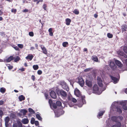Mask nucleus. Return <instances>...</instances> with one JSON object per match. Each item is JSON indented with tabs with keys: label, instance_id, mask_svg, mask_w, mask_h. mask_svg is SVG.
I'll return each mask as SVG.
<instances>
[{
	"label": "nucleus",
	"instance_id": "obj_23",
	"mask_svg": "<svg viewBox=\"0 0 127 127\" xmlns=\"http://www.w3.org/2000/svg\"><path fill=\"white\" fill-rule=\"evenodd\" d=\"M33 56L32 55H28V56L26 57V58L27 59H29L30 60H31L32 59Z\"/></svg>",
	"mask_w": 127,
	"mask_h": 127
},
{
	"label": "nucleus",
	"instance_id": "obj_57",
	"mask_svg": "<svg viewBox=\"0 0 127 127\" xmlns=\"http://www.w3.org/2000/svg\"><path fill=\"white\" fill-rule=\"evenodd\" d=\"M19 70H21L22 71H24L25 70V69L24 68H23L21 69H19Z\"/></svg>",
	"mask_w": 127,
	"mask_h": 127
},
{
	"label": "nucleus",
	"instance_id": "obj_12",
	"mask_svg": "<svg viewBox=\"0 0 127 127\" xmlns=\"http://www.w3.org/2000/svg\"><path fill=\"white\" fill-rule=\"evenodd\" d=\"M5 126L7 127L8 126V123L9 121V118L8 117H7L5 118Z\"/></svg>",
	"mask_w": 127,
	"mask_h": 127
},
{
	"label": "nucleus",
	"instance_id": "obj_60",
	"mask_svg": "<svg viewBox=\"0 0 127 127\" xmlns=\"http://www.w3.org/2000/svg\"><path fill=\"white\" fill-rule=\"evenodd\" d=\"M3 14V12L1 11V10H0V15H2Z\"/></svg>",
	"mask_w": 127,
	"mask_h": 127
},
{
	"label": "nucleus",
	"instance_id": "obj_61",
	"mask_svg": "<svg viewBox=\"0 0 127 127\" xmlns=\"http://www.w3.org/2000/svg\"><path fill=\"white\" fill-rule=\"evenodd\" d=\"M11 115L12 116V117H13V118H14L15 117V115L13 114H11Z\"/></svg>",
	"mask_w": 127,
	"mask_h": 127
},
{
	"label": "nucleus",
	"instance_id": "obj_15",
	"mask_svg": "<svg viewBox=\"0 0 127 127\" xmlns=\"http://www.w3.org/2000/svg\"><path fill=\"white\" fill-rule=\"evenodd\" d=\"M116 64L120 67H122V64L121 62L118 60H116L115 61Z\"/></svg>",
	"mask_w": 127,
	"mask_h": 127
},
{
	"label": "nucleus",
	"instance_id": "obj_38",
	"mask_svg": "<svg viewBox=\"0 0 127 127\" xmlns=\"http://www.w3.org/2000/svg\"><path fill=\"white\" fill-rule=\"evenodd\" d=\"M56 104L57 106H60L62 105L61 102L60 101H57L56 102Z\"/></svg>",
	"mask_w": 127,
	"mask_h": 127
},
{
	"label": "nucleus",
	"instance_id": "obj_17",
	"mask_svg": "<svg viewBox=\"0 0 127 127\" xmlns=\"http://www.w3.org/2000/svg\"><path fill=\"white\" fill-rule=\"evenodd\" d=\"M71 20L69 18H66L65 19L66 24L67 25H69L70 24L71 22Z\"/></svg>",
	"mask_w": 127,
	"mask_h": 127
},
{
	"label": "nucleus",
	"instance_id": "obj_32",
	"mask_svg": "<svg viewBox=\"0 0 127 127\" xmlns=\"http://www.w3.org/2000/svg\"><path fill=\"white\" fill-rule=\"evenodd\" d=\"M20 58L18 56L16 57V58L14 59V61L15 62H17L20 60Z\"/></svg>",
	"mask_w": 127,
	"mask_h": 127
},
{
	"label": "nucleus",
	"instance_id": "obj_5",
	"mask_svg": "<svg viewBox=\"0 0 127 127\" xmlns=\"http://www.w3.org/2000/svg\"><path fill=\"white\" fill-rule=\"evenodd\" d=\"M123 118L122 117H113L112 118V120L115 122L120 121L123 119Z\"/></svg>",
	"mask_w": 127,
	"mask_h": 127
},
{
	"label": "nucleus",
	"instance_id": "obj_20",
	"mask_svg": "<svg viewBox=\"0 0 127 127\" xmlns=\"http://www.w3.org/2000/svg\"><path fill=\"white\" fill-rule=\"evenodd\" d=\"M19 98L20 101H21L25 99V97L22 95H21L19 97Z\"/></svg>",
	"mask_w": 127,
	"mask_h": 127
},
{
	"label": "nucleus",
	"instance_id": "obj_1",
	"mask_svg": "<svg viewBox=\"0 0 127 127\" xmlns=\"http://www.w3.org/2000/svg\"><path fill=\"white\" fill-rule=\"evenodd\" d=\"M56 92L58 95H61L62 97H65L67 96L66 93L63 90H59V89H57Z\"/></svg>",
	"mask_w": 127,
	"mask_h": 127
},
{
	"label": "nucleus",
	"instance_id": "obj_46",
	"mask_svg": "<svg viewBox=\"0 0 127 127\" xmlns=\"http://www.w3.org/2000/svg\"><path fill=\"white\" fill-rule=\"evenodd\" d=\"M117 125L118 127H120L121 126V125L120 123L118 122L117 124Z\"/></svg>",
	"mask_w": 127,
	"mask_h": 127
},
{
	"label": "nucleus",
	"instance_id": "obj_58",
	"mask_svg": "<svg viewBox=\"0 0 127 127\" xmlns=\"http://www.w3.org/2000/svg\"><path fill=\"white\" fill-rule=\"evenodd\" d=\"M2 112L1 110H0V116H2Z\"/></svg>",
	"mask_w": 127,
	"mask_h": 127
},
{
	"label": "nucleus",
	"instance_id": "obj_22",
	"mask_svg": "<svg viewBox=\"0 0 127 127\" xmlns=\"http://www.w3.org/2000/svg\"><path fill=\"white\" fill-rule=\"evenodd\" d=\"M127 30V27L126 26H122V30L123 32L126 31Z\"/></svg>",
	"mask_w": 127,
	"mask_h": 127
},
{
	"label": "nucleus",
	"instance_id": "obj_41",
	"mask_svg": "<svg viewBox=\"0 0 127 127\" xmlns=\"http://www.w3.org/2000/svg\"><path fill=\"white\" fill-rule=\"evenodd\" d=\"M18 46L21 48H23V44H18L17 45Z\"/></svg>",
	"mask_w": 127,
	"mask_h": 127
},
{
	"label": "nucleus",
	"instance_id": "obj_54",
	"mask_svg": "<svg viewBox=\"0 0 127 127\" xmlns=\"http://www.w3.org/2000/svg\"><path fill=\"white\" fill-rule=\"evenodd\" d=\"M49 102L50 105L52 104V101L50 99H49Z\"/></svg>",
	"mask_w": 127,
	"mask_h": 127
},
{
	"label": "nucleus",
	"instance_id": "obj_19",
	"mask_svg": "<svg viewBox=\"0 0 127 127\" xmlns=\"http://www.w3.org/2000/svg\"><path fill=\"white\" fill-rule=\"evenodd\" d=\"M69 100H70L72 101L73 102L75 103L76 102L77 100L76 99L73 97H68Z\"/></svg>",
	"mask_w": 127,
	"mask_h": 127
},
{
	"label": "nucleus",
	"instance_id": "obj_42",
	"mask_svg": "<svg viewBox=\"0 0 127 127\" xmlns=\"http://www.w3.org/2000/svg\"><path fill=\"white\" fill-rule=\"evenodd\" d=\"M29 35L31 36H33L34 34L32 32H30L29 33Z\"/></svg>",
	"mask_w": 127,
	"mask_h": 127
},
{
	"label": "nucleus",
	"instance_id": "obj_14",
	"mask_svg": "<svg viewBox=\"0 0 127 127\" xmlns=\"http://www.w3.org/2000/svg\"><path fill=\"white\" fill-rule=\"evenodd\" d=\"M63 88L66 90L67 91H68L69 90V89L66 85V83L64 82L63 84H62Z\"/></svg>",
	"mask_w": 127,
	"mask_h": 127
},
{
	"label": "nucleus",
	"instance_id": "obj_8",
	"mask_svg": "<svg viewBox=\"0 0 127 127\" xmlns=\"http://www.w3.org/2000/svg\"><path fill=\"white\" fill-rule=\"evenodd\" d=\"M97 80L98 84L99 86L100 87L102 86V81L101 78L100 77H98Z\"/></svg>",
	"mask_w": 127,
	"mask_h": 127
},
{
	"label": "nucleus",
	"instance_id": "obj_13",
	"mask_svg": "<svg viewBox=\"0 0 127 127\" xmlns=\"http://www.w3.org/2000/svg\"><path fill=\"white\" fill-rule=\"evenodd\" d=\"M118 54L122 56V57L126 58L127 57V55L122 52L119 51L118 52Z\"/></svg>",
	"mask_w": 127,
	"mask_h": 127
},
{
	"label": "nucleus",
	"instance_id": "obj_59",
	"mask_svg": "<svg viewBox=\"0 0 127 127\" xmlns=\"http://www.w3.org/2000/svg\"><path fill=\"white\" fill-rule=\"evenodd\" d=\"M125 63L127 66V59L125 60Z\"/></svg>",
	"mask_w": 127,
	"mask_h": 127
},
{
	"label": "nucleus",
	"instance_id": "obj_52",
	"mask_svg": "<svg viewBox=\"0 0 127 127\" xmlns=\"http://www.w3.org/2000/svg\"><path fill=\"white\" fill-rule=\"evenodd\" d=\"M28 9H25V10H23V11H22V12H28Z\"/></svg>",
	"mask_w": 127,
	"mask_h": 127
},
{
	"label": "nucleus",
	"instance_id": "obj_10",
	"mask_svg": "<svg viewBox=\"0 0 127 127\" xmlns=\"http://www.w3.org/2000/svg\"><path fill=\"white\" fill-rule=\"evenodd\" d=\"M86 84L89 87H90L92 86V82L87 80L86 81Z\"/></svg>",
	"mask_w": 127,
	"mask_h": 127
},
{
	"label": "nucleus",
	"instance_id": "obj_49",
	"mask_svg": "<svg viewBox=\"0 0 127 127\" xmlns=\"http://www.w3.org/2000/svg\"><path fill=\"white\" fill-rule=\"evenodd\" d=\"M117 111L119 112V113H121L122 112V111L121 109L120 108L119 109L118 108H117Z\"/></svg>",
	"mask_w": 127,
	"mask_h": 127
},
{
	"label": "nucleus",
	"instance_id": "obj_24",
	"mask_svg": "<svg viewBox=\"0 0 127 127\" xmlns=\"http://www.w3.org/2000/svg\"><path fill=\"white\" fill-rule=\"evenodd\" d=\"M6 91V89L3 87L1 88L0 89V91L2 93H4Z\"/></svg>",
	"mask_w": 127,
	"mask_h": 127
},
{
	"label": "nucleus",
	"instance_id": "obj_7",
	"mask_svg": "<svg viewBox=\"0 0 127 127\" xmlns=\"http://www.w3.org/2000/svg\"><path fill=\"white\" fill-rule=\"evenodd\" d=\"M50 95L51 97L55 99L57 97V95L54 92L52 91L50 93Z\"/></svg>",
	"mask_w": 127,
	"mask_h": 127
},
{
	"label": "nucleus",
	"instance_id": "obj_45",
	"mask_svg": "<svg viewBox=\"0 0 127 127\" xmlns=\"http://www.w3.org/2000/svg\"><path fill=\"white\" fill-rule=\"evenodd\" d=\"M42 71L40 70H39L37 72V74L39 75H40L42 74Z\"/></svg>",
	"mask_w": 127,
	"mask_h": 127
},
{
	"label": "nucleus",
	"instance_id": "obj_48",
	"mask_svg": "<svg viewBox=\"0 0 127 127\" xmlns=\"http://www.w3.org/2000/svg\"><path fill=\"white\" fill-rule=\"evenodd\" d=\"M91 70V68H87L85 70H84V71L85 72H87L90 71Z\"/></svg>",
	"mask_w": 127,
	"mask_h": 127
},
{
	"label": "nucleus",
	"instance_id": "obj_51",
	"mask_svg": "<svg viewBox=\"0 0 127 127\" xmlns=\"http://www.w3.org/2000/svg\"><path fill=\"white\" fill-rule=\"evenodd\" d=\"M35 125L37 126L39 125V122L38 121H35L34 123Z\"/></svg>",
	"mask_w": 127,
	"mask_h": 127
},
{
	"label": "nucleus",
	"instance_id": "obj_27",
	"mask_svg": "<svg viewBox=\"0 0 127 127\" xmlns=\"http://www.w3.org/2000/svg\"><path fill=\"white\" fill-rule=\"evenodd\" d=\"M118 104V103L117 102H115L112 103V107H114L115 106H116Z\"/></svg>",
	"mask_w": 127,
	"mask_h": 127
},
{
	"label": "nucleus",
	"instance_id": "obj_44",
	"mask_svg": "<svg viewBox=\"0 0 127 127\" xmlns=\"http://www.w3.org/2000/svg\"><path fill=\"white\" fill-rule=\"evenodd\" d=\"M43 8L45 10H47L46 9V4H44L43 5Z\"/></svg>",
	"mask_w": 127,
	"mask_h": 127
},
{
	"label": "nucleus",
	"instance_id": "obj_4",
	"mask_svg": "<svg viewBox=\"0 0 127 127\" xmlns=\"http://www.w3.org/2000/svg\"><path fill=\"white\" fill-rule=\"evenodd\" d=\"M78 82L79 85L81 87H83L84 84V81L82 77L81 76H79L77 78Z\"/></svg>",
	"mask_w": 127,
	"mask_h": 127
},
{
	"label": "nucleus",
	"instance_id": "obj_37",
	"mask_svg": "<svg viewBox=\"0 0 127 127\" xmlns=\"http://www.w3.org/2000/svg\"><path fill=\"white\" fill-rule=\"evenodd\" d=\"M104 112V111L100 112L98 114V116L99 117L102 116L103 115Z\"/></svg>",
	"mask_w": 127,
	"mask_h": 127
},
{
	"label": "nucleus",
	"instance_id": "obj_43",
	"mask_svg": "<svg viewBox=\"0 0 127 127\" xmlns=\"http://www.w3.org/2000/svg\"><path fill=\"white\" fill-rule=\"evenodd\" d=\"M17 121L16 123H15L13 125V127H17L18 126Z\"/></svg>",
	"mask_w": 127,
	"mask_h": 127
},
{
	"label": "nucleus",
	"instance_id": "obj_33",
	"mask_svg": "<svg viewBox=\"0 0 127 127\" xmlns=\"http://www.w3.org/2000/svg\"><path fill=\"white\" fill-rule=\"evenodd\" d=\"M17 124L18 127H22V124L21 122L17 121Z\"/></svg>",
	"mask_w": 127,
	"mask_h": 127
},
{
	"label": "nucleus",
	"instance_id": "obj_47",
	"mask_svg": "<svg viewBox=\"0 0 127 127\" xmlns=\"http://www.w3.org/2000/svg\"><path fill=\"white\" fill-rule=\"evenodd\" d=\"M16 11V9H13L11 10V12L13 13H15Z\"/></svg>",
	"mask_w": 127,
	"mask_h": 127
},
{
	"label": "nucleus",
	"instance_id": "obj_39",
	"mask_svg": "<svg viewBox=\"0 0 127 127\" xmlns=\"http://www.w3.org/2000/svg\"><path fill=\"white\" fill-rule=\"evenodd\" d=\"M35 119L34 118H32L31 120V123L32 124H33L35 122Z\"/></svg>",
	"mask_w": 127,
	"mask_h": 127
},
{
	"label": "nucleus",
	"instance_id": "obj_21",
	"mask_svg": "<svg viewBox=\"0 0 127 127\" xmlns=\"http://www.w3.org/2000/svg\"><path fill=\"white\" fill-rule=\"evenodd\" d=\"M52 28H50L48 30V32L49 33V34L51 36L53 35V33L52 32Z\"/></svg>",
	"mask_w": 127,
	"mask_h": 127
},
{
	"label": "nucleus",
	"instance_id": "obj_11",
	"mask_svg": "<svg viewBox=\"0 0 127 127\" xmlns=\"http://www.w3.org/2000/svg\"><path fill=\"white\" fill-rule=\"evenodd\" d=\"M110 77L114 83L116 84L118 82L119 79H118L115 77H113L112 76H111Z\"/></svg>",
	"mask_w": 127,
	"mask_h": 127
},
{
	"label": "nucleus",
	"instance_id": "obj_50",
	"mask_svg": "<svg viewBox=\"0 0 127 127\" xmlns=\"http://www.w3.org/2000/svg\"><path fill=\"white\" fill-rule=\"evenodd\" d=\"M31 78L33 81H34L35 79V76L33 75H32L31 76Z\"/></svg>",
	"mask_w": 127,
	"mask_h": 127
},
{
	"label": "nucleus",
	"instance_id": "obj_53",
	"mask_svg": "<svg viewBox=\"0 0 127 127\" xmlns=\"http://www.w3.org/2000/svg\"><path fill=\"white\" fill-rule=\"evenodd\" d=\"M4 101L2 100H0V105H2L4 103Z\"/></svg>",
	"mask_w": 127,
	"mask_h": 127
},
{
	"label": "nucleus",
	"instance_id": "obj_36",
	"mask_svg": "<svg viewBox=\"0 0 127 127\" xmlns=\"http://www.w3.org/2000/svg\"><path fill=\"white\" fill-rule=\"evenodd\" d=\"M29 111L32 113H34V112L33 110L31 108H29Z\"/></svg>",
	"mask_w": 127,
	"mask_h": 127
},
{
	"label": "nucleus",
	"instance_id": "obj_18",
	"mask_svg": "<svg viewBox=\"0 0 127 127\" xmlns=\"http://www.w3.org/2000/svg\"><path fill=\"white\" fill-rule=\"evenodd\" d=\"M22 122L23 124H26L28 123L29 121L27 119H24L22 120Z\"/></svg>",
	"mask_w": 127,
	"mask_h": 127
},
{
	"label": "nucleus",
	"instance_id": "obj_62",
	"mask_svg": "<svg viewBox=\"0 0 127 127\" xmlns=\"http://www.w3.org/2000/svg\"><path fill=\"white\" fill-rule=\"evenodd\" d=\"M98 15L97 14H95L94 15V16L95 18H96L97 17Z\"/></svg>",
	"mask_w": 127,
	"mask_h": 127
},
{
	"label": "nucleus",
	"instance_id": "obj_2",
	"mask_svg": "<svg viewBox=\"0 0 127 127\" xmlns=\"http://www.w3.org/2000/svg\"><path fill=\"white\" fill-rule=\"evenodd\" d=\"M74 94L77 97H79L81 98L83 102L85 103V100L84 98H85L84 96H82L80 94L79 91L77 89H75L74 91Z\"/></svg>",
	"mask_w": 127,
	"mask_h": 127
},
{
	"label": "nucleus",
	"instance_id": "obj_29",
	"mask_svg": "<svg viewBox=\"0 0 127 127\" xmlns=\"http://www.w3.org/2000/svg\"><path fill=\"white\" fill-rule=\"evenodd\" d=\"M36 116L37 118L40 120H42V118L40 117V115L37 114L36 115Z\"/></svg>",
	"mask_w": 127,
	"mask_h": 127
},
{
	"label": "nucleus",
	"instance_id": "obj_28",
	"mask_svg": "<svg viewBox=\"0 0 127 127\" xmlns=\"http://www.w3.org/2000/svg\"><path fill=\"white\" fill-rule=\"evenodd\" d=\"M33 68L34 70H37L38 68V66L37 65H34L33 66Z\"/></svg>",
	"mask_w": 127,
	"mask_h": 127
},
{
	"label": "nucleus",
	"instance_id": "obj_63",
	"mask_svg": "<svg viewBox=\"0 0 127 127\" xmlns=\"http://www.w3.org/2000/svg\"><path fill=\"white\" fill-rule=\"evenodd\" d=\"M125 92L126 94H127V88L125 89Z\"/></svg>",
	"mask_w": 127,
	"mask_h": 127
},
{
	"label": "nucleus",
	"instance_id": "obj_26",
	"mask_svg": "<svg viewBox=\"0 0 127 127\" xmlns=\"http://www.w3.org/2000/svg\"><path fill=\"white\" fill-rule=\"evenodd\" d=\"M68 43L66 42H63L62 43L63 46L64 47H66L67 46V45H68Z\"/></svg>",
	"mask_w": 127,
	"mask_h": 127
},
{
	"label": "nucleus",
	"instance_id": "obj_34",
	"mask_svg": "<svg viewBox=\"0 0 127 127\" xmlns=\"http://www.w3.org/2000/svg\"><path fill=\"white\" fill-rule=\"evenodd\" d=\"M107 36L108 38H111L113 37V35L110 33H108L107 34Z\"/></svg>",
	"mask_w": 127,
	"mask_h": 127
},
{
	"label": "nucleus",
	"instance_id": "obj_40",
	"mask_svg": "<svg viewBox=\"0 0 127 127\" xmlns=\"http://www.w3.org/2000/svg\"><path fill=\"white\" fill-rule=\"evenodd\" d=\"M123 50L125 52L127 53V47L125 46L123 48Z\"/></svg>",
	"mask_w": 127,
	"mask_h": 127
},
{
	"label": "nucleus",
	"instance_id": "obj_3",
	"mask_svg": "<svg viewBox=\"0 0 127 127\" xmlns=\"http://www.w3.org/2000/svg\"><path fill=\"white\" fill-rule=\"evenodd\" d=\"M93 93L98 95L100 94L101 92L98 90V87L96 85H95L93 87Z\"/></svg>",
	"mask_w": 127,
	"mask_h": 127
},
{
	"label": "nucleus",
	"instance_id": "obj_9",
	"mask_svg": "<svg viewBox=\"0 0 127 127\" xmlns=\"http://www.w3.org/2000/svg\"><path fill=\"white\" fill-rule=\"evenodd\" d=\"M110 66L111 67V68L112 69L114 70L116 69V67L113 62H110Z\"/></svg>",
	"mask_w": 127,
	"mask_h": 127
},
{
	"label": "nucleus",
	"instance_id": "obj_31",
	"mask_svg": "<svg viewBox=\"0 0 127 127\" xmlns=\"http://www.w3.org/2000/svg\"><path fill=\"white\" fill-rule=\"evenodd\" d=\"M73 12L76 15H78L79 14V11L76 9H75L73 11Z\"/></svg>",
	"mask_w": 127,
	"mask_h": 127
},
{
	"label": "nucleus",
	"instance_id": "obj_16",
	"mask_svg": "<svg viewBox=\"0 0 127 127\" xmlns=\"http://www.w3.org/2000/svg\"><path fill=\"white\" fill-rule=\"evenodd\" d=\"M13 56H11L8 58L7 59H6L4 60L5 62H10L11 60H13Z\"/></svg>",
	"mask_w": 127,
	"mask_h": 127
},
{
	"label": "nucleus",
	"instance_id": "obj_30",
	"mask_svg": "<svg viewBox=\"0 0 127 127\" xmlns=\"http://www.w3.org/2000/svg\"><path fill=\"white\" fill-rule=\"evenodd\" d=\"M93 60L96 62L98 61V58L96 56L93 57Z\"/></svg>",
	"mask_w": 127,
	"mask_h": 127
},
{
	"label": "nucleus",
	"instance_id": "obj_56",
	"mask_svg": "<svg viewBox=\"0 0 127 127\" xmlns=\"http://www.w3.org/2000/svg\"><path fill=\"white\" fill-rule=\"evenodd\" d=\"M8 67L9 69H11L13 68L12 66H8Z\"/></svg>",
	"mask_w": 127,
	"mask_h": 127
},
{
	"label": "nucleus",
	"instance_id": "obj_55",
	"mask_svg": "<svg viewBox=\"0 0 127 127\" xmlns=\"http://www.w3.org/2000/svg\"><path fill=\"white\" fill-rule=\"evenodd\" d=\"M53 106L54 108H57V106L55 104H53Z\"/></svg>",
	"mask_w": 127,
	"mask_h": 127
},
{
	"label": "nucleus",
	"instance_id": "obj_6",
	"mask_svg": "<svg viewBox=\"0 0 127 127\" xmlns=\"http://www.w3.org/2000/svg\"><path fill=\"white\" fill-rule=\"evenodd\" d=\"M40 47L42 50L43 53L45 54H47V51L44 46L41 45H40Z\"/></svg>",
	"mask_w": 127,
	"mask_h": 127
},
{
	"label": "nucleus",
	"instance_id": "obj_64",
	"mask_svg": "<svg viewBox=\"0 0 127 127\" xmlns=\"http://www.w3.org/2000/svg\"><path fill=\"white\" fill-rule=\"evenodd\" d=\"M45 96L46 98L48 99V98H47V97L48 96V95L46 94H45Z\"/></svg>",
	"mask_w": 127,
	"mask_h": 127
},
{
	"label": "nucleus",
	"instance_id": "obj_35",
	"mask_svg": "<svg viewBox=\"0 0 127 127\" xmlns=\"http://www.w3.org/2000/svg\"><path fill=\"white\" fill-rule=\"evenodd\" d=\"M12 47H13L16 50H19V48L16 46L13 45L12 46Z\"/></svg>",
	"mask_w": 127,
	"mask_h": 127
},
{
	"label": "nucleus",
	"instance_id": "obj_25",
	"mask_svg": "<svg viewBox=\"0 0 127 127\" xmlns=\"http://www.w3.org/2000/svg\"><path fill=\"white\" fill-rule=\"evenodd\" d=\"M27 111L25 109L21 110L20 112L22 113L23 115H25L27 112Z\"/></svg>",
	"mask_w": 127,
	"mask_h": 127
}]
</instances>
